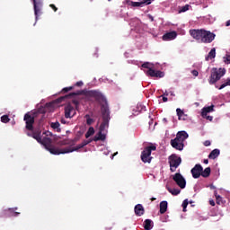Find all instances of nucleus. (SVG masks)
<instances>
[{
    "label": "nucleus",
    "mask_w": 230,
    "mask_h": 230,
    "mask_svg": "<svg viewBox=\"0 0 230 230\" xmlns=\"http://www.w3.org/2000/svg\"><path fill=\"white\" fill-rule=\"evenodd\" d=\"M84 94L87 98H94L95 102H98L101 105V112L102 116V122L100 125L99 129L101 131H105V128H109V121H111V111H109V102L107 98L99 90H81L75 93H71L67 95L59 97L58 99V103H62L66 98H75V96H80Z\"/></svg>",
    "instance_id": "1"
},
{
    "label": "nucleus",
    "mask_w": 230,
    "mask_h": 230,
    "mask_svg": "<svg viewBox=\"0 0 230 230\" xmlns=\"http://www.w3.org/2000/svg\"><path fill=\"white\" fill-rule=\"evenodd\" d=\"M93 140H84L75 147L68 146L66 148L58 149V148H52L50 149V154L53 155H60V154H71V152H78L80 148H84V146H87L89 143H92Z\"/></svg>",
    "instance_id": "2"
},
{
    "label": "nucleus",
    "mask_w": 230,
    "mask_h": 230,
    "mask_svg": "<svg viewBox=\"0 0 230 230\" xmlns=\"http://www.w3.org/2000/svg\"><path fill=\"white\" fill-rule=\"evenodd\" d=\"M189 136L186 131H180L177 133L176 137L171 140V146L175 148V150H183L184 149V141L188 139Z\"/></svg>",
    "instance_id": "3"
},
{
    "label": "nucleus",
    "mask_w": 230,
    "mask_h": 230,
    "mask_svg": "<svg viewBox=\"0 0 230 230\" xmlns=\"http://www.w3.org/2000/svg\"><path fill=\"white\" fill-rule=\"evenodd\" d=\"M157 150V146L151 145L148 146H146L144 148V150L141 153V161L142 163H152V159H154V157H152V152H155Z\"/></svg>",
    "instance_id": "4"
},
{
    "label": "nucleus",
    "mask_w": 230,
    "mask_h": 230,
    "mask_svg": "<svg viewBox=\"0 0 230 230\" xmlns=\"http://www.w3.org/2000/svg\"><path fill=\"white\" fill-rule=\"evenodd\" d=\"M224 75H226V68H212L209 77L210 85L217 84V82H218V80H220Z\"/></svg>",
    "instance_id": "5"
},
{
    "label": "nucleus",
    "mask_w": 230,
    "mask_h": 230,
    "mask_svg": "<svg viewBox=\"0 0 230 230\" xmlns=\"http://www.w3.org/2000/svg\"><path fill=\"white\" fill-rule=\"evenodd\" d=\"M181 163H182V159H181V156H178L177 155H170L169 156L170 171L172 172H176L177 168L181 166Z\"/></svg>",
    "instance_id": "6"
},
{
    "label": "nucleus",
    "mask_w": 230,
    "mask_h": 230,
    "mask_svg": "<svg viewBox=\"0 0 230 230\" xmlns=\"http://www.w3.org/2000/svg\"><path fill=\"white\" fill-rule=\"evenodd\" d=\"M215 37H217L216 33H213L209 31H206L203 29L201 42H203V44H211V42L215 40Z\"/></svg>",
    "instance_id": "7"
},
{
    "label": "nucleus",
    "mask_w": 230,
    "mask_h": 230,
    "mask_svg": "<svg viewBox=\"0 0 230 230\" xmlns=\"http://www.w3.org/2000/svg\"><path fill=\"white\" fill-rule=\"evenodd\" d=\"M172 181H174L177 186H179V188H181V190H184V188H186V179H184V176H182L181 172H176L174 175H172Z\"/></svg>",
    "instance_id": "8"
},
{
    "label": "nucleus",
    "mask_w": 230,
    "mask_h": 230,
    "mask_svg": "<svg viewBox=\"0 0 230 230\" xmlns=\"http://www.w3.org/2000/svg\"><path fill=\"white\" fill-rule=\"evenodd\" d=\"M25 121V128L33 132V124L35 123V117L31 116L30 113H26L23 117Z\"/></svg>",
    "instance_id": "9"
},
{
    "label": "nucleus",
    "mask_w": 230,
    "mask_h": 230,
    "mask_svg": "<svg viewBox=\"0 0 230 230\" xmlns=\"http://www.w3.org/2000/svg\"><path fill=\"white\" fill-rule=\"evenodd\" d=\"M76 114V110H75V107L71 104H67L65 106V118H74V116Z\"/></svg>",
    "instance_id": "10"
},
{
    "label": "nucleus",
    "mask_w": 230,
    "mask_h": 230,
    "mask_svg": "<svg viewBox=\"0 0 230 230\" xmlns=\"http://www.w3.org/2000/svg\"><path fill=\"white\" fill-rule=\"evenodd\" d=\"M203 167L200 164H197L190 171L193 179H199L202 173Z\"/></svg>",
    "instance_id": "11"
},
{
    "label": "nucleus",
    "mask_w": 230,
    "mask_h": 230,
    "mask_svg": "<svg viewBox=\"0 0 230 230\" xmlns=\"http://www.w3.org/2000/svg\"><path fill=\"white\" fill-rule=\"evenodd\" d=\"M204 33V29L197 30L193 29L190 31V34L196 40H202V34Z\"/></svg>",
    "instance_id": "12"
},
{
    "label": "nucleus",
    "mask_w": 230,
    "mask_h": 230,
    "mask_svg": "<svg viewBox=\"0 0 230 230\" xmlns=\"http://www.w3.org/2000/svg\"><path fill=\"white\" fill-rule=\"evenodd\" d=\"M39 143H40V145H43V146H45V148H47L49 152H51V149L53 148H57L51 146L52 140L49 137H43L41 138V141Z\"/></svg>",
    "instance_id": "13"
},
{
    "label": "nucleus",
    "mask_w": 230,
    "mask_h": 230,
    "mask_svg": "<svg viewBox=\"0 0 230 230\" xmlns=\"http://www.w3.org/2000/svg\"><path fill=\"white\" fill-rule=\"evenodd\" d=\"M33 6H34V14L36 19H39V16L40 15L41 10H42V4L37 3V0H32Z\"/></svg>",
    "instance_id": "14"
},
{
    "label": "nucleus",
    "mask_w": 230,
    "mask_h": 230,
    "mask_svg": "<svg viewBox=\"0 0 230 230\" xmlns=\"http://www.w3.org/2000/svg\"><path fill=\"white\" fill-rule=\"evenodd\" d=\"M148 76H152L153 78H163L164 76V73L159 70L155 71L153 68L147 70Z\"/></svg>",
    "instance_id": "15"
},
{
    "label": "nucleus",
    "mask_w": 230,
    "mask_h": 230,
    "mask_svg": "<svg viewBox=\"0 0 230 230\" xmlns=\"http://www.w3.org/2000/svg\"><path fill=\"white\" fill-rule=\"evenodd\" d=\"M40 134H41L40 129H36L32 131V133H27V136H29L30 137H33V139H36L38 143H40L42 139V137H40Z\"/></svg>",
    "instance_id": "16"
},
{
    "label": "nucleus",
    "mask_w": 230,
    "mask_h": 230,
    "mask_svg": "<svg viewBox=\"0 0 230 230\" xmlns=\"http://www.w3.org/2000/svg\"><path fill=\"white\" fill-rule=\"evenodd\" d=\"M174 39H177V32L174 31L163 35V40H173Z\"/></svg>",
    "instance_id": "17"
},
{
    "label": "nucleus",
    "mask_w": 230,
    "mask_h": 230,
    "mask_svg": "<svg viewBox=\"0 0 230 230\" xmlns=\"http://www.w3.org/2000/svg\"><path fill=\"white\" fill-rule=\"evenodd\" d=\"M176 113L178 116V119L181 121L188 120V114L184 113V111L181 110V108L176 109Z\"/></svg>",
    "instance_id": "18"
},
{
    "label": "nucleus",
    "mask_w": 230,
    "mask_h": 230,
    "mask_svg": "<svg viewBox=\"0 0 230 230\" xmlns=\"http://www.w3.org/2000/svg\"><path fill=\"white\" fill-rule=\"evenodd\" d=\"M104 131H102V129H99V132L96 134V136L93 137V139L90 141H105L106 137L105 134H103Z\"/></svg>",
    "instance_id": "19"
},
{
    "label": "nucleus",
    "mask_w": 230,
    "mask_h": 230,
    "mask_svg": "<svg viewBox=\"0 0 230 230\" xmlns=\"http://www.w3.org/2000/svg\"><path fill=\"white\" fill-rule=\"evenodd\" d=\"M135 214L137 217L145 215V208H143V205L137 204V206H135Z\"/></svg>",
    "instance_id": "20"
},
{
    "label": "nucleus",
    "mask_w": 230,
    "mask_h": 230,
    "mask_svg": "<svg viewBox=\"0 0 230 230\" xmlns=\"http://www.w3.org/2000/svg\"><path fill=\"white\" fill-rule=\"evenodd\" d=\"M213 105L208 106L202 109L201 116L202 118H206L209 112H213Z\"/></svg>",
    "instance_id": "21"
},
{
    "label": "nucleus",
    "mask_w": 230,
    "mask_h": 230,
    "mask_svg": "<svg viewBox=\"0 0 230 230\" xmlns=\"http://www.w3.org/2000/svg\"><path fill=\"white\" fill-rule=\"evenodd\" d=\"M217 57V49L215 48L211 49L208 52V55L205 58V60H213Z\"/></svg>",
    "instance_id": "22"
},
{
    "label": "nucleus",
    "mask_w": 230,
    "mask_h": 230,
    "mask_svg": "<svg viewBox=\"0 0 230 230\" xmlns=\"http://www.w3.org/2000/svg\"><path fill=\"white\" fill-rule=\"evenodd\" d=\"M220 155V150L219 149H214L210 152L208 155V159H217Z\"/></svg>",
    "instance_id": "23"
},
{
    "label": "nucleus",
    "mask_w": 230,
    "mask_h": 230,
    "mask_svg": "<svg viewBox=\"0 0 230 230\" xmlns=\"http://www.w3.org/2000/svg\"><path fill=\"white\" fill-rule=\"evenodd\" d=\"M154 227V222L151 219H146L144 222V229L150 230Z\"/></svg>",
    "instance_id": "24"
},
{
    "label": "nucleus",
    "mask_w": 230,
    "mask_h": 230,
    "mask_svg": "<svg viewBox=\"0 0 230 230\" xmlns=\"http://www.w3.org/2000/svg\"><path fill=\"white\" fill-rule=\"evenodd\" d=\"M165 211H168V202H160L161 215H164Z\"/></svg>",
    "instance_id": "25"
},
{
    "label": "nucleus",
    "mask_w": 230,
    "mask_h": 230,
    "mask_svg": "<svg viewBox=\"0 0 230 230\" xmlns=\"http://www.w3.org/2000/svg\"><path fill=\"white\" fill-rule=\"evenodd\" d=\"M201 177H204L205 179H207V177H209V175H211V168L210 167H207L205 168V170L203 169L201 171Z\"/></svg>",
    "instance_id": "26"
},
{
    "label": "nucleus",
    "mask_w": 230,
    "mask_h": 230,
    "mask_svg": "<svg viewBox=\"0 0 230 230\" xmlns=\"http://www.w3.org/2000/svg\"><path fill=\"white\" fill-rule=\"evenodd\" d=\"M58 145L59 146H66L67 145H70V146H73V145H75V140L69 141L65 139V140L59 141Z\"/></svg>",
    "instance_id": "27"
},
{
    "label": "nucleus",
    "mask_w": 230,
    "mask_h": 230,
    "mask_svg": "<svg viewBox=\"0 0 230 230\" xmlns=\"http://www.w3.org/2000/svg\"><path fill=\"white\" fill-rule=\"evenodd\" d=\"M51 128H53L54 130L58 131V132H61L62 129H60V123L58 121L57 122H52L50 124Z\"/></svg>",
    "instance_id": "28"
},
{
    "label": "nucleus",
    "mask_w": 230,
    "mask_h": 230,
    "mask_svg": "<svg viewBox=\"0 0 230 230\" xmlns=\"http://www.w3.org/2000/svg\"><path fill=\"white\" fill-rule=\"evenodd\" d=\"M91 136H94V128L90 127L87 130V132L85 133V137L86 139H89V137H91Z\"/></svg>",
    "instance_id": "29"
},
{
    "label": "nucleus",
    "mask_w": 230,
    "mask_h": 230,
    "mask_svg": "<svg viewBox=\"0 0 230 230\" xmlns=\"http://www.w3.org/2000/svg\"><path fill=\"white\" fill-rule=\"evenodd\" d=\"M168 191L172 193V195H179V193H181V190L175 188H168Z\"/></svg>",
    "instance_id": "30"
},
{
    "label": "nucleus",
    "mask_w": 230,
    "mask_h": 230,
    "mask_svg": "<svg viewBox=\"0 0 230 230\" xmlns=\"http://www.w3.org/2000/svg\"><path fill=\"white\" fill-rule=\"evenodd\" d=\"M85 119L87 125H93V123H94V119H92L89 114L85 115Z\"/></svg>",
    "instance_id": "31"
},
{
    "label": "nucleus",
    "mask_w": 230,
    "mask_h": 230,
    "mask_svg": "<svg viewBox=\"0 0 230 230\" xmlns=\"http://www.w3.org/2000/svg\"><path fill=\"white\" fill-rule=\"evenodd\" d=\"M188 10H190V4H185L180 8V13L188 12Z\"/></svg>",
    "instance_id": "32"
},
{
    "label": "nucleus",
    "mask_w": 230,
    "mask_h": 230,
    "mask_svg": "<svg viewBox=\"0 0 230 230\" xmlns=\"http://www.w3.org/2000/svg\"><path fill=\"white\" fill-rule=\"evenodd\" d=\"M142 67H144V69H148V71H150V69H152V64H150L149 62H145L142 64Z\"/></svg>",
    "instance_id": "33"
},
{
    "label": "nucleus",
    "mask_w": 230,
    "mask_h": 230,
    "mask_svg": "<svg viewBox=\"0 0 230 230\" xmlns=\"http://www.w3.org/2000/svg\"><path fill=\"white\" fill-rule=\"evenodd\" d=\"M1 121H2V123H8V122H10V117H8V115H3L1 117Z\"/></svg>",
    "instance_id": "34"
},
{
    "label": "nucleus",
    "mask_w": 230,
    "mask_h": 230,
    "mask_svg": "<svg viewBox=\"0 0 230 230\" xmlns=\"http://www.w3.org/2000/svg\"><path fill=\"white\" fill-rule=\"evenodd\" d=\"M74 87L73 86H69V87H65L61 90V93L62 94H66V93H69V91H73Z\"/></svg>",
    "instance_id": "35"
},
{
    "label": "nucleus",
    "mask_w": 230,
    "mask_h": 230,
    "mask_svg": "<svg viewBox=\"0 0 230 230\" xmlns=\"http://www.w3.org/2000/svg\"><path fill=\"white\" fill-rule=\"evenodd\" d=\"M144 2H132L131 6L137 7V6H143Z\"/></svg>",
    "instance_id": "36"
},
{
    "label": "nucleus",
    "mask_w": 230,
    "mask_h": 230,
    "mask_svg": "<svg viewBox=\"0 0 230 230\" xmlns=\"http://www.w3.org/2000/svg\"><path fill=\"white\" fill-rule=\"evenodd\" d=\"M227 85H230V79H227L226 83L221 84L219 90L225 89V87H227Z\"/></svg>",
    "instance_id": "37"
},
{
    "label": "nucleus",
    "mask_w": 230,
    "mask_h": 230,
    "mask_svg": "<svg viewBox=\"0 0 230 230\" xmlns=\"http://www.w3.org/2000/svg\"><path fill=\"white\" fill-rule=\"evenodd\" d=\"M72 103H74L75 107H78V105H80V99H73Z\"/></svg>",
    "instance_id": "38"
},
{
    "label": "nucleus",
    "mask_w": 230,
    "mask_h": 230,
    "mask_svg": "<svg viewBox=\"0 0 230 230\" xmlns=\"http://www.w3.org/2000/svg\"><path fill=\"white\" fill-rule=\"evenodd\" d=\"M215 197H216L217 202H222V197H220V195H218L217 191H215Z\"/></svg>",
    "instance_id": "39"
},
{
    "label": "nucleus",
    "mask_w": 230,
    "mask_h": 230,
    "mask_svg": "<svg viewBox=\"0 0 230 230\" xmlns=\"http://www.w3.org/2000/svg\"><path fill=\"white\" fill-rule=\"evenodd\" d=\"M188 204H190L189 202H183L182 203V208H183V209H182V211L184 212V213H186V208H188Z\"/></svg>",
    "instance_id": "40"
},
{
    "label": "nucleus",
    "mask_w": 230,
    "mask_h": 230,
    "mask_svg": "<svg viewBox=\"0 0 230 230\" xmlns=\"http://www.w3.org/2000/svg\"><path fill=\"white\" fill-rule=\"evenodd\" d=\"M49 8H52L53 12H58V8L54 4H50Z\"/></svg>",
    "instance_id": "41"
},
{
    "label": "nucleus",
    "mask_w": 230,
    "mask_h": 230,
    "mask_svg": "<svg viewBox=\"0 0 230 230\" xmlns=\"http://www.w3.org/2000/svg\"><path fill=\"white\" fill-rule=\"evenodd\" d=\"M204 146H211V141H209V140L205 141Z\"/></svg>",
    "instance_id": "42"
},
{
    "label": "nucleus",
    "mask_w": 230,
    "mask_h": 230,
    "mask_svg": "<svg viewBox=\"0 0 230 230\" xmlns=\"http://www.w3.org/2000/svg\"><path fill=\"white\" fill-rule=\"evenodd\" d=\"M142 2H144V4H152V0H143Z\"/></svg>",
    "instance_id": "43"
},
{
    "label": "nucleus",
    "mask_w": 230,
    "mask_h": 230,
    "mask_svg": "<svg viewBox=\"0 0 230 230\" xmlns=\"http://www.w3.org/2000/svg\"><path fill=\"white\" fill-rule=\"evenodd\" d=\"M191 73H192L193 76H199V71L192 70Z\"/></svg>",
    "instance_id": "44"
},
{
    "label": "nucleus",
    "mask_w": 230,
    "mask_h": 230,
    "mask_svg": "<svg viewBox=\"0 0 230 230\" xmlns=\"http://www.w3.org/2000/svg\"><path fill=\"white\" fill-rule=\"evenodd\" d=\"M75 85H76L77 87H82V85H84V82L79 81V82H77V83L75 84Z\"/></svg>",
    "instance_id": "45"
},
{
    "label": "nucleus",
    "mask_w": 230,
    "mask_h": 230,
    "mask_svg": "<svg viewBox=\"0 0 230 230\" xmlns=\"http://www.w3.org/2000/svg\"><path fill=\"white\" fill-rule=\"evenodd\" d=\"M203 118H206V119H208V121H213V117H211V116H206Z\"/></svg>",
    "instance_id": "46"
},
{
    "label": "nucleus",
    "mask_w": 230,
    "mask_h": 230,
    "mask_svg": "<svg viewBox=\"0 0 230 230\" xmlns=\"http://www.w3.org/2000/svg\"><path fill=\"white\" fill-rule=\"evenodd\" d=\"M226 62H227V64H230V55L226 56Z\"/></svg>",
    "instance_id": "47"
},
{
    "label": "nucleus",
    "mask_w": 230,
    "mask_h": 230,
    "mask_svg": "<svg viewBox=\"0 0 230 230\" xmlns=\"http://www.w3.org/2000/svg\"><path fill=\"white\" fill-rule=\"evenodd\" d=\"M61 123H62L63 125H66V123H67V121H66V119H61Z\"/></svg>",
    "instance_id": "48"
},
{
    "label": "nucleus",
    "mask_w": 230,
    "mask_h": 230,
    "mask_svg": "<svg viewBox=\"0 0 230 230\" xmlns=\"http://www.w3.org/2000/svg\"><path fill=\"white\" fill-rule=\"evenodd\" d=\"M163 102H168V97H164H164H163Z\"/></svg>",
    "instance_id": "49"
},
{
    "label": "nucleus",
    "mask_w": 230,
    "mask_h": 230,
    "mask_svg": "<svg viewBox=\"0 0 230 230\" xmlns=\"http://www.w3.org/2000/svg\"><path fill=\"white\" fill-rule=\"evenodd\" d=\"M203 163H204L205 164H208V163H209V160H208V159H205V160L203 161Z\"/></svg>",
    "instance_id": "50"
},
{
    "label": "nucleus",
    "mask_w": 230,
    "mask_h": 230,
    "mask_svg": "<svg viewBox=\"0 0 230 230\" xmlns=\"http://www.w3.org/2000/svg\"><path fill=\"white\" fill-rule=\"evenodd\" d=\"M230 25V20H228L226 22V26H229Z\"/></svg>",
    "instance_id": "51"
},
{
    "label": "nucleus",
    "mask_w": 230,
    "mask_h": 230,
    "mask_svg": "<svg viewBox=\"0 0 230 230\" xmlns=\"http://www.w3.org/2000/svg\"><path fill=\"white\" fill-rule=\"evenodd\" d=\"M45 134H47V136H51V133L49 131L45 132Z\"/></svg>",
    "instance_id": "52"
},
{
    "label": "nucleus",
    "mask_w": 230,
    "mask_h": 230,
    "mask_svg": "<svg viewBox=\"0 0 230 230\" xmlns=\"http://www.w3.org/2000/svg\"><path fill=\"white\" fill-rule=\"evenodd\" d=\"M217 203L215 202H210V206H216Z\"/></svg>",
    "instance_id": "53"
},
{
    "label": "nucleus",
    "mask_w": 230,
    "mask_h": 230,
    "mask_svg": "<svg viewBox=\"0 0 230 230\" xmlns=\"http://www.w3.org/2000/svg\"><path fill=\"white\" fill-rule=\"evenodd\" d=\"M150 200H151L152 202H154V200H156V199H155V198H151Z\"/></svg>",
    "instance_id": "54"
},
{
    "label": "nucleus",
    "mask_w": 230,
    "mask_h": 230,
    "mask_svg": "<svg viewBox=\"0 0 230 230\" xmlns=\"http://www.w3.org/2000/svg\"><path fill=\"white\" fill-rule=\"evenodd\" d=\"M19 216V213L18 212H15L14 213V217H18Z\"/></svg>",
    "instance_id": "55"
},
{
    "label": "nucleus",
    "mask_w": 230,
    "mask_h": 230,
    "mask_svg": "<svg viewBox=\"0 0 230 230\" xmlns=\"http://www.w3.org/2000/svg\"><path fill=\"white\" fill-rule=\"evenodd\" d=\"M164 96H168V93L165 92V93H164Z\"/></svg>",
    "instance_id": "56"
},
{
    "label": "nucleus",
    "mask_w": 230,
    "mask_h": 230,
    "mask_svg": "<svg viewBox=\"0 0 230 230\" xmlns=\"http://www.w3.org/2000/svg\"><path fill=\"white\" fill-rule=\"evenodd\" d=\"M151 21H154V17L150 16Z\"/></svg>",
    "instance_id": "57"
},
{
    "label": "nucleus",
    "mask_w": 230,
    "mask_h": 230,
    "mask_svg": "<svg viewBox=\"0 0 230 230\" xmlns=\"http://www.w3.org/2000/svg\"><path fill=\"white\" fill-rule=\"evenodd\" d=\"M183 202H189V200L188 199H184Z\"/></svg>",
    "instance_id": "58"
},
{
    "label": "nucleus",
    "mask_w": 230,
    "mask_h": 230,
    "mask_svg": "<svg viewBox=\"0 0 230 230\" xmlns=\"http://www.w3.org/2000/svg\"><path fill=\"white\" fill-rule=\"evenodd\" d=\"M171 96H173V93L171 92Z\"/></svg>",
    "instance_id": "59"
},
{
    "label": "nucleus",
    "mask_w": 230,
    "mask_h": 230,
    "mask_svg": "<svg viewBox=\"0 0 230 230\" xmlns=\"http://www.w3.org/2000/svg\"><path fill=\"white\" fill-rule=\"evenodd\" d=\"M113 155H118V153H115Z\"/></svg>",
    "instance_id": "60"
},
{
    "label": "nucleus",
    "mask_w": 230,
    "mask_h": 230,
    "mask_svg": "<svg viewBox=\"0 0 230 230\" xmlns=\"http://www.w3.org/2000/svg\"><path fill=\"white\" fill-rule=\"evenodd\" d=\"M209 202H213V199L209 200Z\"/></svg>",
    "instance_id": "61"
},
{
    "label": "nucleus",
    "mask_w": 230,
    "mask_h": 230,
    "mask_svg": "<svg viewBox=\"0 0 230 230\" xmlns=\"http://www.w3.org/2000/svg\"><path fill=\"white\" fill-rule=\"evenodd\" d=\"M164 121H166V119H164Z\"/></svg>",
    "instance_id": "62"
},
{
    "label": "nucleus",
    "mask_w": 230,
    "mask_h": 230,
    "mask_svg": "<svg viewBox=\"0 0 230 230\" xmlns=\"http://www.w3.org/2000/svg\"><path fill=\"white\" fill-rule=\"evenodd\" d=\"M218 205H220V202H217Z\"/></svg>",
    "instance_id": "63"
},
{
    "label": "nucleus",
    "mask_w": 230,
    "mask_h": 230,
    "mask_svg": "<svg viewBox=\"0 0 230 230\" xmlns=\"http://www.w3.org/2000/svg\"><path fill=\"white\" fill-rule=\"evenodd\" d=\"M162 202H166V201H162Z\"/></svg>",
    "instance_id": "64"
}]
</instances>
